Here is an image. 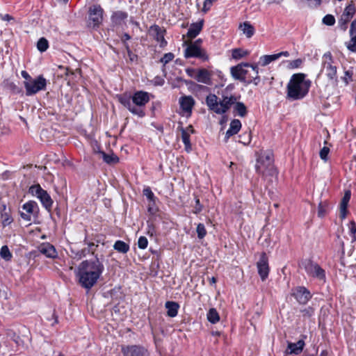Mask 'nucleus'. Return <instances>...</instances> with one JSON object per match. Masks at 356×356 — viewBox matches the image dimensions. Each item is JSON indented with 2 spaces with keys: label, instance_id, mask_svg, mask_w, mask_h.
Instances as JSON below:
<instances>
[{
  "label": "nucleus",
  "instance_id": "f257e3e1",
  "mask_svg": "<svg viewBox=\"0 0 356 356\" xmlns=\"http://www.w3.org/2000/svg\"><path fill=\"white\" fill-rule=\"evenodd\" d=\"M104 267L97 257L94 259L82 261L78 268L79 284L85 289H91L103 273Z\"/></svg>",
  "mask_w": 356,
  "mask_h": 356
},
{
  "label": "nucleus",
  "instance_id": "f03ea898",
  "mask_svg": "<svg viewBox=\"0 0 356 356\" xmlns=\"http://www.w3.org/2000/svg\"><path fill=\"white\" fill-rule=\"evenodd\" d=\"M304 74H293L287 86V96L296 100L303 98L308 92L311 81L305 80Z\"/></svg>",
  "mask_w": 356,
  "mask_h": 356
},
{
  "label": "nucleus",
  "instance_id": "7ed1b4c3",
  "mask_svg": "<svg viewBox=\"0 0 356 356\" xmlns=\"http://www.w3.org/2000/svg\"><path fill=\"white\" fill-rule=\"evenodd\" d=\"M255 170L258 174L264 176L273 175L275 172V170L271 155L268 154L259 156L257 159Z\"/></svg>",
  "mask_w": 356,
  "mask_h": 356
},
{
  "label": "nucleus",
  "instance_id": "20e7f679",
  "mask_svg": "<svg viewBox=\"0 0 356 356\" xmlns=\"http://www.w3.org/2000/svg\"><path fill=\"white\" fill-rule=\"evenodd\" d=\"M26 89V95L31 96L40 90L46 88L47 81L42 76H38L36 79H31L29 81H24Z\"/></svg>",
  "mask_w": 356,
  "mask_h": 356
},
{
  "label": "nucleus",
  "instance_id": "39448f33",
  "mask_svg": "<svg viewBox=\"0 0 356 356\" xmlns=\"http://www.w3.org/2000/svg\"><path fill=\"white\" fill-rule=\"evenodd\" d=\"M104 10L100 5H93L88 11V24L94 29L99 28L103 22Z\"/></svg>",
  "mask_w": 356,
  "mask_h": 356
},
{
  "label": "nucleus",
  "instance_id": "423d86ee",
  "mask_svg": "<svg viewBox=\"0 0 356 356\" xmlns=\"http://www.w3.org/2000/svg\"><path fill=\"white\" fill-rule=\"evenodd\" d=\"M29 192L33 195H35L40 200L45 209L49 211L51 209L53 204V200L48 193L42 189L39 184L31 186Z\"/></svg>",
  "mask_w": 356,
  "mask_h": 356
},
{
  "label": "nucleus",
  "instance_id": "0eeeda50",
  "mask_svg": "<svg viewBox=\"0 0 356 356\" xmlns=\"http://www.w3.org/2000/svg\"><path fill=\"white\" fill-rule=\"evenodd\" d=\"M302 266L309 276L316 277L320 280H325V270L316 263H314L310 260H306L302 263Z\"/></svg>",
  "mask_w": 356,
  "mask_h": 356
},
{
  "label": "nucleus",
  "instance_id": "6e6552de",
  "mask_svg": "<svg viewBox=\"0 0 356 356\" xmlns=\"http://www.w3.org/2000/svg\"><path fill=\"white\" fill-rule=\"evenodd\" d=\"M323 71L330 80L337 76V67L333 65V58L330 52L324 54L323 56Z\"/></svg>",
  "mask_w": 356,
  "mask_h": 356
},
{
  "label": "nucleus",
  "instance_id": "1a4fd4ad",
  "mask_svg": "<svg viewBox=\"0 0 356 356\" xmlns=\"http://www.w3.org/2000/svg\"><path fill=\"white\" fill-rule=\"evenodd\" d=\"M250 66V64L248 63H242L236 66L232 67L230 69V72L232 77L236 80H238L248 84L252 83V80H247L246 76L248 73V71L244 68L245 67Z\"/></svg>",
  "mask_w": 356,
  "mask_h": 356
},
{
  "label": "nucleus",
  "instance_id": "9d476101",
  "mask_svg": "<svg viewBox=\"0 0 356 356\" xmlns=\"http://www.w3.org/2000/svg\"><path fill=\"white\" fill-rule=\"evenodd\" d=\"M184 56L186 58H197L203 61L209 59L207 52L200 46H186L184 51Z\"/></svg>",
  "mask_w": 356,
  "mask_h": 356
},
{
  "label": "nucleus",
  "instance_id": "9b49d317",
  "mask_svg": "<svg viewBox=\"0 0 356 356\" xmlns=\"http://www.w3.org/2000/svg\"><path fill=\"white\" fill-rule=\"evenodd\" d=\"M195 99L192 96H182L179 99L180 109L181 110V114L187 118L190 117L192 113V110L195 105Z\"/></svg>",
  "mask_w": 356,
  "mask_h": 356
},
{
  "label": "nucleus",
  "instance_id": "f8f14e48",
  "mask_svg": "<svg viewBox=\"0 0 356 356\" xmlns=\"http://www.w3.org/2000/svg\"><path fill=\"white\" fill-rule=\"evenodd\" d=\"M166 30L163 26L154 24L148 29V34L150 37L153 38L160 44H167V42L165 40V35Z\"/></svg>",
  "mask_w": 356,
  "mask_h": 356
},
{
  "label": "nucleus",
  "instance_id": "ddd939ff",
  "mask_svg": "<svg viewBox=\"0 0 356 356\" xmlns=\"http://www.w3.org/2000/svg\"><path fill=\"white\" fill-rule=\"evenodd\" d=\"M258 273L262 281H264L268 276L269 266L268 259L265 252L261 254L259 260L257 263Z\"/></svg>",
  "mask_w": 356,
  "mask_h": 356
},
{
  "label": "nucleus",
  "instance_id": "4468645a",
  "mask_svg": "<svg viewBox=\"0 0 356 356\" xmlns=\"http://www.w3.org/2000/svg\"><path fill=\"white\" fill-rule=\"evenodd\" d=\"M124 356H149L147 350L140 346H127L122 347Z\"/></svg>",
  "mask_w": 356,
  "mask_h": 356
},
{
  "label": "nucleus",
  "instance_id": "2eb2a0df",
  "mask_svg": "<svg viewBox=\"0 0 356 356\" xmlns=\"http://www.w3.org/2000/svg\"><path fill=\"white\" fill-rule=\"evenodd\" d=\"M22 211H20V216L22 218L26 221L31 220V215L37 213L38 207L35 202L29 201L23 204Z\"/></svg>",
  "mask_w": 356,
  "mask_h": 356
},
{
  "label": "nucleus",
  "instance_id": "dca6fc26",
  "mask_svg": "<svg viewBox=\"0 0 356 356\" xmlns=\"http://www.w3.org/2000/svg\"><path fill=\"white\" fill-rule=\"evenodd\" d=\"M128 18V13L122 10L113 12L111 16V24L113 27H122L126 25V20Z\"/></svg>",
  "mask_w": 356,
  "mask_h": 356
},
{
  "label": "nucleus",
  "instance_id": "f3484780",
  "mask_svg": "<svg viewBox=\"0 0 356 356\" xmlns=\"http://www.w3.org/2000/svg\"><path fill=\"white\" fill-rule=\"evenodd\" d=\"M293 295L300 304H306L312 298L309 291L304 286H298L296 288Z\"/></svg>",
  "mask_w": 356,
  "mask_h": 356
},
{
  "label": "nucleus",
  "instance_id": "a211bd4d",
  "mask_svg": "<svg viewBox=\"0 0 356 356\" xmlns=\"http://www.w3.org/2000/svg\"><path fill=\"white\" fill-rule=\"evenodd\" d=\"M289 54L288 51H281L277 54H271V55H264L259 58V60L258 64L261 66H266L270 63L279 59L281 56H289Z\"/></svg>",
  "mask_w": 356,
  "mask_h": 356
},
{
  "label": "nucleus",
  "instance_id": "6ab92c4d",
  "mask_svg": "<svg viewBox=\"0 0 356 356\" xmlns=\"http://www.w3.org/2000/svg\"><path fill=\"white\" fill-rule=\"evenodd\" d=\"M211 76L212 74L205 68L197 70V73L195 76V79L204 84L211 85Z\"/></svg>",
  "mask_w": 356,
  "mask_h": 356
},
{
  "label": "nucleus",
  "instance_id": "aec40b11",
  "mask_svg": "<svg viewBox=\"0 0 356 356\" xmlns=\"http://www.w3.org/2000/svg\"><path fill=\"white\" fill-rule=\"evenodd\" d=\"M305 343L303 339H300L296 343L288 342L286 354L299 355L302 353Z\"/></svg>",
  "mask_w": 356,
  "mask_h": 356
},
{
  "label": "nucleus",
  "instance_id": "412c9836",
  "mask_svg": "<svg viewBox=\"0 0 356 356\" xmlns=\"http://www.w3.org/2000/svg\"><path fill=\"white\" fill-rule=\"evenodd\" d=\"M133 104L138 106H145L149 101V93L143 91L136 92L132 97Z\"/></svg>",
  "mask_w": 356,
  "mask_h": 356
},
{
  "label": "nucleus",
  "instance_id": "4be33fe9",
  "mask_svg": "<svg viewBox=\"0 0 356 356\" xmlns=\"http://www.w3.org/2000/svg\"><path fill=\"white\" fill-rule=\"evenodd\" d=\"M38 250L40 253L45 255L49 258H56L57 257V252L54 245L49 243H42L38 247Z\"/></svg>",
  "mask_w": 356,
  "mask_h": 356
},
{
  "label": "nucleus",
  "instance_id": "5701e85b",
  "mask_svg": "<svg viewBox=\"0 0 356 356\" xmlns=\"http://www.w3.org/2000/svg\"><path fill=\"white\" fill-rule=\"evenodd\" d=\"M236 102L234 96H222V99L219 100V110L222 111L221 114L226 113L231 106Z\"/></svg>",
  "mask_w": 356,
  "mask_h": 356
},
{
  "label": "nucleus",
  "instance_id": "b1692460",
  "mask_svg": "<svg viewBox=\"0 0 356 356\" xmlns=\"http://www.w3.org/2000/svg\"><path fill=\"white\" fill-rule=\"evenodd\" d=\"M206 103L209 108L217 114H221L219 110V100L216 95H209L206 98Z\"/></svg>",
  "mask_w": 356,
  "mask_h": 356
},
{
  "label": "nucleus",
  "instance_id": "393cba45",
  "mask_svg": "<svg viewBox=\"0 0 356 356\" xmlns=\"http://www.w3.org/2000/svg\"><path fill=\"white\" fill-rule=\"evenodd\" d=\"M241 127V123L239 120H233L229 124V129L226 131L225 141L227 142L229 138L236 134Z\"/></svg>",
  "mask_w": 356,
  "mask_h": 356
},
{
  "label": "nucleus",
  "instance_id": "a878e982",
  "mask_svg": "<svg viewBox=\"0 0 356 356\" xmlns=\"http://www.w3.org/2000/svg\"><path fill=\"white\" fill-rule=\"evenodd\" d=\"M202 26H203L202 22H199L192 24L188 30L187 35L188 36V38H195L201 31Z\"/></svg>",
  "mask_w": 356,
  "mask_h": 356
},
{
  "label": "nucleus",
  "instance_id": "bb28decb",
  "mask_svg": "<svg viewBox=\"0 0 356 356\" xmlns=\"http://www.w3.org/2000/svg\"><path fill=\"white\" fill-rule=\"evenodd\" d=\"M165 307L168 309L167 314L170 317H175L177 315L179 305L175 302L168 301L165 302Z\"/></svg>",
  "mask_w": 356,
  "mask_h": 356
},
{
  "label": "nucleus",
  "instance_id": "cd10ccee",
  "mask_svg": "<svg viewBox=\"0 0 356 356\" xmlns=\"http://www.w3.org/2000/svg\"><path fill=\"white\" fill-rule=\"evenodd\" d=\"M250 54V51L243 48H235L232 50V56L234 60H240L247 57Z\"/></svg>",
  "mask_w": 356,
  "mask_h": 356
},
{
  "label": "nucleus",
  "instance_id": "c85d7f7f",
  "mask_svg": "<svg viewBox=\"0 0 356 356\" xmlns=\"http://www.w3.org/2000/svg\"><path fill=\"white\" fill-rule=\"evenodd\" d=\"M181 132V139L185 146V149L189 152L191 150V144L190 141V134L186 129L182 127H179Z\"/></svg>",
  "mask_w": 356,
  "mask_h": 356
},
{
  "label": "nucleus",
  "instance_id": "c756f323",
  "mask_svg": "<svg viewBox=\"0 0 356 356\" xmlns=\"http://www.w3.org/2000/svg\"><path fill=\"white\" fill-rule=\"evenodd\" d=\"M355 0H350L348 5L346 6L342 13L343 15L352 19L356 13V7L355 5Z\"/></svg>",
  "mask_w": 356,
  "mask_h": 356
},
{
  "label": "nucleus",
  "instance_id": "7c9ffc66",
  "mask_svg": "<svg viewBox=\"0 0 356 356\" xmlns=\"http://www.w3.org/2000/svg\"><path fill=\"white\" fill-rule=\"evenodd\" d=\"M1 209V218L2 220V225L3 227H6L12 222L13 219L11 218L9 212L6 211V207L5 204L2 205Z\"/></svg>",
  "mask_w": 356,
  "mask_h": 356
},
{
  "label": "nucleus",
  "instance_id": "2f4dec72",
  "mask_svg": "<svg viewBox=\"0 0 356 356\" xmlns=\"http://www.w3.org/2000/svg\"><path fill=\"white\" fill-rule=\"evenodd\" d=\"M207 316V320L212 324H215L220 321V316L217 310L214 308H211Z\"/></svg>",
  "mask_w": 356,
  "mask_h": 356
},
{
  "label": "nucleus",
  "instance_id": "473e14b6",
  "mask_svg": "<svg viewBox=\"0 0 356 356\" xmlns=\"http://www.w3.org/2000/svg\"><path fill=\"white\" fill-rule=\"evenodd\" d=\"M113 248L120 253H127L129 250V246L127 243L122 241H117L114 245Z\"/></svg>",
  "mask_w": 356,
  "mask_h": 356
},
{
  "label": "nucleus",
  "instance_id": "72a5a7b5",
  "mask_svg": "<svg viewBox=\"0 0 356 356\" xmlns=\"http://www.w3.org/2000/svg\"><path fill=\"white\" fill-rule=\"evenodd\" d=\"M250 67H252L253 74L249 75L248 80H252L254 85H257L260 82L258 66L257 65H250Z\"/></svg>",
  "mask_w": 356,
  "mask_h": 356
},
{
  "label": "nucleus",
  "instance_id": "f704fd0d",
  "mask_svg": "<svg viewBox=\"0 0 356 356\" xmlns=\"http://www.w3.org/2000/svg\"><path fill=\"white\" fill-rule=\"evenodd\" d=\"M234 111H236L240 117H245L247 114V108L243 102H235Z\"/></svg>",
  "mask_w": 356,
  "mask_h": 356
},
{
  "label": "nucleus",
  "instance_id": "c9c22d12",
  "mask_svg": "<svg viewBox=\"0 0 356 356\" xmlns=\"http://www.w3.org/2000/svg\"><path fill=\"white\" fill-rule=\"evenodd\" d=\"M351 19H352L349 18L348 17L341 15L340 19L338 21V25L340 29L342 31H346L348 29V23Z\"/></svg>",
  "mask_w": 356,
  "mask_h": 356
},
{
  "label": "nucleus",
  "instance_id": "e433bc0d",
  "mask_svg": "<svg viewBox=\"0 0 356 356\" xmlns=\"http://www.w3.org/2000/svg\"><path fill=\"white\" fill-rule=\"evenodd\" d=\"M0 256L6 261L10 260V259L12 258V254L10 252L7 245H3L1 247L0 250Z\"/></svg>",
  "mask_w": 356,
  "mask_h": 356
},
{
  "label": "nucleus",
  "instance_id": "4c0bfd02",
  "mask_svg": "<svg viewBox=\"0 0 356 356\" xmlns=\"http://www.w3.org/2000/svg\"><path fill=\"white\" fill-rule=\"evenodd\" d=\"M119 102L126 108H129L131 106V105L133 104V101H131V97L126 95H120L118 97Z\"/></svg>",
  "mask_w": 356,
  "mask_h": 356
},
{
  "label": "nucleus",
  "instance_id": "58836bf2",
  "mask_svg": "<svg viewBox=\"0 0 356 356\" xmlns=\"http://www.w3.org/2000/svg\"><path fill=\"white\" fill-rule=\"evenodd\" d=\"M101 154H102V157H103L104 161L106 163H108V164L115 163H117L118 161V156H116L114 154L108 155V154H106L104 152H101Z\"/></svg>",
  "mask_w": 356,
  "mask_h": 356
},
{
  "label": "nucleus",
  "instance_id": "ea45409f",
  "mask_svg": "<svg viewBox=\"0 0 356 356\" xmlns=\"http://www.w3.org/2000/svg\"><path fill=\"white\" fill-rule=\"evenodd\" d=\"M134 104H132L130 107L128 108L129 111L134 115H136L139 117H143L145 115V112L140 108L137 107Z\"/></svg>",
  "mask_w": 356,
  "mask_h": 356
},
{
  "label": "nucleus",
  "instance_id": "a19ab883",
  "mask_svg": "<svg viewBox=\"0 0 356 356\" xmlns=\"http://www.w3.org/2000/svg\"><path fill=\"white\" fill-rule=\"evenodd\" d=\"M350 35L353 44H356V18L352 22L350 29Z\"/></svg>",
  "mask_w": 356,
  "mask_h": 356
},
{
  "label": "nucleus",
  "instance_id": "79ce46f5",
  "mask_svg": "<svg viewBox=\"0 0 356 356\" xmlns=\"http://www.w3.org/2000/svg\"><path fill=\"white\" fill-rule=\"evenodd\" d=\"M143 195L146 196L149 202L154 203L156 197L149 187L145 188L143 191Z\"/></svg>",
  "mask_w": 356,
  "mask_h": 356
},
{
  "label": "nucleus",
  "instance_id": "37998d69",
  "mask_svg": "<svg viewBox=\"0 0 356 356\" xmlns=\"http://www.w3.org/2000/svg\"><path fill=\"white\" fill-rule=\"evenodd\" d=\"M322 22L327 26H333L335 24L336 20L332 15L327 14L323 17Z\"/></svg>",
  "mask_w": 356,
  "mask_h": 356
},
{
  "label": "nucleus",
  "instance_id": "c03bdc74",
  "mask_svg": "<svg viewBox=\"0 0 356 356\" xmlns=\"http://www.w3.org/2000/svg\"><path fill=\"white\" fill-rule=\"evenodd\" d=\"M254 27L247 22L243 24V33L248 37L250 38L254 34Z\"/></svg>",
  "mask_w": 356,
  "mask_h": 356
},
{
  "label": "nucleus",
  "instance_id": "a18cd8bd",
  "mask_svg": "<svg viewBox=\"0 0 356 356\" xmlns=\"http://www.w3.org/2000/svg\"><path fill=\"white\" fill-rule=\"evenodd\" d=\"M196 232L197 234V237L200 239L203 238L207 234L205 227L202 223H199L197 225Z\"/></svg>",
  "mask_w": 356,
  "mask_h": 356
},
{
  "label": "nucleus",
  "instance_id": "49530a36",
  "mask_svg": "<svg viewBox=\"0 0 356 356\" xmlns=\"http://www.w3.org/2000/svg\"><path fill=\"white\" fill-rule=\"evenodd\" d=\"M347 202H344L341 201L340 202V213L339 216L341 219H344L346 217L347 214V207H348Z\"/></svg>",
  "mask_w": 356,
  "mask_h": 356
},
{
  "label": "nucleus",
  "instance_id": "de8ad7c7",
  "mask_svg": "<svg viewBox=\"0 0 356 356\" xmlns=\"http://www.w3.org/2000/svg\"><path fill=\"white\" fill-rule=\"evenodd\" d=\"M241 140H238L239 143H243V145H248L251 140V135L250 133H244L243 134L239 136Z\"/></svg>",
  "mask_w": 356,
  "mask_h": 356
},
{
  "label": "nucleus",
  "instance_id": "09e8293b",
  "mask_svg": "<svg viewBox=\"0 0 356 356\" xmlns=\"http://www.w3.org/2000/svg\"><path fill=\"white\" fill-rule=\"evenodd\" d=\"M308 6L313 9H316L320 7L322 3V0H305Z\"/></svg>",
  "mask_w": 356,
  "mask_h": 356
},
{
  "label": "nucleus",
  "instance_id": "8fccbe9b",
  "mask_svg": "<svg viewBox=\"0 0 356 356\" xmlns=\"http://www.w3.org/2000/svg\"><path fill=\"white\" fill-rule=\"evenodd\" d=\"M300 312L302 313L304 317H311L314 314V309L312 307H307L303 309H301Z\"/></svg>",
  "mask_w": 356,
  "mask_h": 356
},
{
  "label": "nucleus",
  "instance_id": "3c124183",
  "mask_svg": "<svg viewBox=\"0 0 356 356\" xmlns=\"http://www.w3.org/2000/svg\"><path fill=\"white\" fill-rule=\"evenodd\" d=\"M330 152V149L329 147H323L320 152H319V155H320V157L322 160L326 161L327 160V156H328V154Z\"/></svg>",
  "mask_w": 356,
  "mask_h": 356
},
{
  "label": "nucleus",
  "instance_id": "603ef678",
  "mask_svg": "<svg viewBox=\"0 0 356 356\" xmlns=\"http://www.w3.org/2000/svg\"><path fill=\"white\" fill-rule=\"evenodd\" d=\"M148 241L145 236H140L138 241V248L140 249H145L147 246Z\"/></svg>",
  "mask_w": 356,
  "mask_h": 356
},
{
  "label": "nucleus",
  "instance_id": "864d4df0",
  "mask_svg": "<svg viewBox=\"0 0 356 356\" xmlns=\"http://www.w3.org/2000/svg\"><path fill=\"white\" fill-rule=\"evenodd\" d=\"M174 54L172 53L165 54L160 60L164 65L167 64L174 58Z\"/></svg>",
  "mask_w": 356,
  "mask_h": 356
},
{
  "label": "nucleus",
  "instance_id": "5fc2aeb1",
  "mask_svg": "<svg viewBox=\"0 0 356 356\" xmlns=\"http://www.w3.org/2000/svg\"><path fill=\"white\" fill-rule=\"evenodd\" d=\"M212 5L213 3H211L210 0H204L202 12L204 14L207 13L211 10Z\"/></svg>",
  "mask_w": 356,
  "mask_h": 356
},
{
  "label": "nucleus",
  "instance_id": "6e6d98bb",
  "mask_svg": "<svg viewBox=\"0 0 356 356\" xmlns=\"http://www.w3.org/2000/svg\"><path fill=\"white\" fill-rule=\"evenodd\" d=\"M125 49L127 51V54L128 57L129 58V60L131 62L136 60L137 55H136L135 54H134L131 51V50L129 48V46H125Z\"/></svg>",
  "mask_w": 356,
  "mask_h": 356
},
{
  "label": "nucleus",
  "instance_id": "4d7b16f0",
  "mask_svg": "<svg viewBox=\"0 0 356 356\" xmlns=\"http://www.w3.org/2000/svg\"><path fill=\"white\" fill-rule=\"evenodd\" d=\"M202 209V205L200 202V200L198 198L195 199V205L194 207L193 213H199Z\"/></svg>",
  "mask_w": 356,
  "mask_h": 356
},
{
  "label": "nucleus",
  "instance_id": "13d9d810",
  "mask_svg": "<svg viewBox=\"0 0 356 356\" xmlns=\"http://www.w3.org/2000/svg\"><path fill=\"white\" fill-rule=\"evenodd\" d=\"M0 19L7 22L15 21L14 17L9 14H0Z\"/></svg>",
  "mask_w": 356,
  "mask_h": 356
},
{
  "label": "nucleus",
  "instance_id": "bf43d9fd",
  "mask_svg": "<svg viewBox=\"0 0 356 356\" xmlns=\"http://www.w3.org/2000/svg\"><path fill=\"white\" fill-rule=\"evenodd\" d=\"M349 228H350V231L351 234H353L354 236H355V234H356V223L355 221L352 220L350 222Z\"/></svg>",
  "mask_w": 356,
  "mask_h": 356
},
{
  "label": "nucleus",
  "instance_id": "052dcab7",
  "mask_svg": "<svg viewBox=\"0 0 356 356\" xmlns=\"http://www.w3.org/2000/svg\"><path fill=\"white\" fill-rule=\"evenodd\" d=\"M350 195L351 193L350 191H346L344 196L343 197L341 201L348 203L350 199Z\"/></svg>",
  "mask_w": 356,
  "mask_h": 356
},
{
  "label": "nucleus",
  "instance_id": "680f3d73",
  "mask_svg": "<svg viewBox=\"0 0 356 356\" xmlns=\"http://www.w3.org/2000/svg\"><path fill=\"white\" fill-rule=\"evenodd\" d=\"M186 72H187L188 76H190L191 77H193V79H195V76L197 73V70H195V69H187L186 70Z\"/></svg>",
  "mask_w": 356,
  "mask_h": 356
},
{
  "label": "nucleus",
  "instance_id": "e2e57ef3",
  "mask_svg": "<svg viewBox=\"0 0 356 356\" xmlns=\"http://www.w3.org/2000/svg\"><path fill=\"white\" fill-rule=\"evenodd\" d=\"M325 213V210L324 209L322 203H320L318 205V215L319 217L324 216Z\"/></svg>",
  "mask_w": 356,
  "mask_h": 356
},
{
  "label": "nucleus",
  "instance_id": "0e129e2a",
  "mask_svg": "<svg viewBox=\"0 0 356 356\" xmlns=\"http://www.w3.org/2000/svg\"><path fill=\"white\" fill-rule=\"evenodd\" d=\"M21 74L22 76L25 79L24 81H29L31 79H32V77L25 70L22 71Z\"/></svg>",
  "mask_w": 356,
  "mask_h": 356
},
{
  "label": "nucleus",
  "instance_id": "69168bd1",
  "mask_svg": "<svg viewBox=\"0 0 356 356\" xmlns=\"http://www.w3.org/2000/svg\"><path fill=\"white\" fill-rule=\"evenodd\" d=\"M8 86L10 89L13 90L15 92H19V88L14 83H13V82L8 83Z\"/></svg>",
  "mask_w": 356,
  "mask_h": 356
},
{
  "label": "nucleus",
  "instance_id": "338daca9",
  "mask_svg": "<svg viewBox=\"0 0 356 356\" xmlns=\"http://www.w3.org/2000/svg\"><path fill=\"white\" fill-rule=\"evenodd\" d=\"M36 44H48V40L45 38H41Z\"/></svg>",
  "mask_w": 356,
  "mask_h": 356
},
{
  "label": "nucleus",
  "instance_id": "774afa93",
  "mask_svg": "<svg viewBox=\"0 0 356 356\" xmlns=\"http://www.w3.org/2000/svg\"><path fill=\"white\" fill-rule=\"evenodd\" d=\"M88 248H89V250L88 251H91L92 254H94L95 248L97 247V245H95L94 243H88Z\"/></svg>",
  "mask_w": 356,
  "mask_h": 356
}]
</instances>
